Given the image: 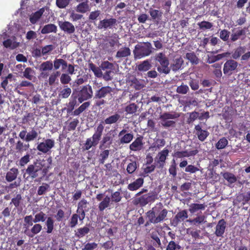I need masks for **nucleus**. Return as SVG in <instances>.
<instances>
[{
  "instance_id": "obj_1",
  "label": "nucleus",
  "mask_w": 250,
  "mask_h": 250,
  "mask_svg": "<svg viewBox=\"0 0 250 250\" xmlns=\"http://www.w3.org/2000/svg\"><path fill=\"white\" fill-rule=\"evenodd\" d=\"M121 116L118 113H115L106 118L104 121H102L96 127L95 132L91 137L86 139L85 143L83 146V150H88L92 147L96 146L101 139L104 130V124L111 125L117 123L120 120Z\"/></svg>"
},
{
  "instance_id": "obj_2",
  "label": "nucleus",
  "mask_w": 250,
  "mask_h": 250,
  "mask_svg": "<svg viewBox=\"0 0 250 250\" xmlns=\"http://www.w3.org/2000/svg\"><path fill=\"white\" fill-rule=\"evenodd\" d=\"M40 72L39 78L45 80L49 85H54L58 82V78L61 74L59 71H54L53 62L51 61H47L42 62L39 66Z\"/></svg>"
},
{
  "instance_id": "obj_3",
  "label": "nucleus",
  "mask_w": 250,
  "mask_h": 250,
  "mask_svg": "<svg viewBox=\"0 0 250 250\" xmlns=\"http://www.w3.org/2000/svg\"><path fill=\"white\" fill-rule=\"evenodd\" d=\"M168 211L161 202L157 203L151 209L146 213L150 223L154 224L163 222L167 216Z\"/></svg>"
},
{
  "instance_id": "obj_4",
  "label": "nucleus",
  "mask_w": 250,
  "mask_h": 250,
  "mask_svg": "<svg viewBox=\"0 0 250 250\" xmlns=\"http://www.w3.org/2000/svg\"><path fill=\"white\" fill-rule=\"evenodd\" d=\"M154 60L158 62L160 65L157 67V71L160 74H168L170 72V68L168 66L169 62L166 54L163 52H160L156 54Z\"/></svg>"
},
{
  "instance_id": "obj_5",
  "label": "nucleus",
  "mask_w": 250,
  "mask_h": 250,
  "mask_svg": "<svg viewBox=\"0 0 250 250\" xmlns=\"http://www.w3.org/2000/svg\"><path fill=\"white\" fill-rule=\"evenodd\" d=\"M153 47L150 42H144L141 45H136L134 50L135 58L141 59L149 56L152 53Z\"/></svg>"
},
{
  "instance_id": "obj_6",
  "label": "nucleus",
  "mask_w": 250,
  "mask_h": 250,
  "mask_svg": "<svg viewBox=\"0 0 250 250\" xmlns=\"http://www.w3.org/2000/svg\"><path fill=\"white\" fill-rule=\"evenodd\" d=\"M41 170V164L34 163L33 164H30L28 166L23 176L25 177V175L27 174L28 176L27 177L26 179L30 178L32 179H37L39 177Z\"/></svg>"
},
{
  "instance_id": "obj_7",
  "label": "nucleus",
  "mask_w": 250,
  "mask_h": 250,
  "mask_svg": "<svg viewBox=\"0 0 250 250\" xmlns=\"http://www.w3.org/2000/svg\"><path fill=\"white\" fill-rule=\"evenodd\" d=\"M93 96V90L91 86L89 84L83 86L78 93V100L80 104L91 99Z\"/></svg>"
},
{
  "instance_id": "obj_8",
  "label": "nucleus",
  "mask_w": 250,
  "mask_h": 250,
  "mask_svg": "<svg viewBox=\"0 0 250 250\" xmlns=\"http://www.w3.org/2000/svg\"><path fill=\"white\" fill-rule=\"evenodd\" d=\"M94 83L97 85V87L100 88L99 90H97L95 92L94 98L96 99H101L105 98L107 96H110L112 95V92L113 89L109 86H102V83H97L95 82Z\"/></svg>"
},
{
  "instance_id": "obj_9",
  "label": "nucleus",
  "mask_w": 250,
  "mask_h": 250,
  "mask_svg": "<svg viewBox=\"0 0 250 250\" xmlns=\"http://www.w3.org/2000/svg\"><path fill=\"white\" fill-rule=\"evenodd\" d=\"M54 146V140L51 139H47L44 141L40 143L37 146V149L39 151L46 154L50 151Z\"/></svg>"
},
{
  "instance_id": "obj_10",
  "label": "nucleus",
  "mask_w": 250,
  "mask_h": 250,
  "mask_svg": "<svg viewBox=\"0 0 250 250\" xmlns=\"http://www.w3.org/2000/svg\"><path fill=\"white\" fill-rule=\"evenodd\" d=\"M238 65V62L234 60L230 59L227 61L224 64V74L228 76L231 75L237 69Z\"/></svg>"
},
{
  "instance_id": "obj_11",
  "label": "nucleus",
  "mask_w": 250,
  "mask_h": 250,
  "mask_svg": "<svg viewBox=\"0 0 250 250\" xmlns=\"http://www.w3.org/2000/svg\"><path fill=\"white\" fill-rule=\"evenodd\" d=\"M127 82L131 87L136 90H141L145 86L144 80L137 79L133 76L128 78Z\"/></svg>"
},
{
  "instance_id": "obj_12",
  "label": "nucleus",
  "mask_w": 250,
  "mask_h": 250,
  "mask_svg": "<svg viewBox=\"0 0 250 250\" xmlns=\"http://www.w3.org/2000/svg\"><path fill=\"white\" fill-rule=\"evenodd\" d=\"M169 150L167 148L158 152L155 158V161L158 164L159 168H163L165 164L166 160L168 156Z\"/></svg>"
},
{
  "instance_id": "obj_13",
  "label": "nucleus",
  "mask_w": 250,
  "mask_h": 250,
  "mask_svg": "<svg viewBox=\"0 0 250 250\" xmlns=\"http://www.w3.org/2000/svg\"><path fill=\"white\" fill-rule=\"evenodd\" d=\"M120 143L121 144H129L133 140L134 135L132 132H127L125 129H122L119 133Z\"/></svg>"
},
{
  "instance_id": "obj_14",
  "label": "nucleus",
  "mask_w": 250,
  "mask_h": 250,
  "mask_svg": "<svg viewBox=\"0 0 250 250\" xmlns=\"http://www.w3.org/2000/svg\"><path fill=\"white\" fill-rule=\"evenodd\" d=\"M117 23V20L114 18L104 19L100 21L97 28L99 29L112 28Z\"/></svg>"
},
{
  "instance_id": "obj_15",
  "label": "nucleus",
  "mask_w": 250,
  "mask_h": 250,
  "mask_svg": "<svg viewBox=\"0 0 250 250\" xmlns=\"http://www.w3.org/2000/svg\"><path fill=\"white\" fill-rule=\"evenodd\" d=\"M58 25L60 28V29L63 31L64 32L68 34H71L74 33L75 31V28L74 25L67 21H59Z\"/></svg>"
},
{
  "instance_id": "obj_16",
  "label": "nucleus",
  "mask_w": 250,
  "mask_h": 250,
  "mask_svg": "<svg viewBox=\"0 0 250 250\" xmlns=\"http://www.w3.org/2000/svg\"><path fill=\"white\" fill-rule=\"evenodd\" d=\"M188 214L187 210L184 209L179 211L171 221V224L174 226H177L180 222L184 221L188 218Z\"/></svg>"
},
{
  "instance_id": "obj_17",
  "label": "nucleus",
  "mask_w": 250,
  "mask_h": 250,
  "mask_svg": "<svg viewBox=\"0 0 250 250\" xmlns=\"http://www.w3.org/2000/svg\"><path fill=\"white\" fill-rule=\"evenodd\" d=\"M231 33L230 37V42H233L241 38L242 36H245L246 31L244 29L239 27L234 28L231 30Z\"/></svg>"
},
{
  "instance_id": "obj_18",
  "label": "nucleus",
  "mask_w": 250,
  "mask_h": 250,
  "mask_svg": "<svg viewBox=\"0 0 250 250\" xmlns=\"http://www.w3.org/2000/svg\"><path fill=\"white\" fill-rule=\"evenodd\" d=\"M143 137L140 135L129 145V149L131 151H138L143 148Z\"/></svg>"
},
{
  "instance_id": "obj_19",
  "label": "nucleus",
  "mask_w": 250,
  "mask_h": 250,
  "mask_svg": "<svg viewBox=\"0 0 250 250\" xmlns=\"http://www.w3.org/2000/svg\"><path fill=\"white\" fill-rule=\"evenodd\" d=\"M99 148L100 149L109 148L110 145L112 144L113 139L111 134H106L100 140Z\"/></svg>"
},
{
  "instance_id": "obj_20",
  "label": "nucleus",
  "mask_w": 250,
  "mask_h": 250,
  "mask_svg": "<svg viewBox=\"0 0 250 250\" xmlns=\"http://www.w3.org/2000/svg\"><path fill=\"white\" fill-rule=\"evenodd\" d=\"M227 227V223L224 219L220 220L216 227L214 234L217 237H223Z\"/></svg>"
},
{
  "instance_id": "obj_21",
  "label": "nucleus",
  "mask_w": 250,
  "mask_h": 250,
  "mask_svg": "<svg viewBox=\"0 0 250 250\" xmlns=\"http://www.w3.org/2000/svg\"><path fill=\"white\" fill-rule=\"evenodd\" d=\"M194 129L198 139L201 142L204 141L209 135V132L207 130L202 129V126L200 125H196Z\"/></svg>"
},
{
  "instance_id": "obj_22",
  "label": "nucleus",
  "mask_w": 250,
  "mask_h": 250,
  "mask_svg": "<svg viewBox=\"0 0 250 250\" xmlns=\"http://www.w3.org/2000/svg\"><path fill=\"white\" fill-rule=\"evenodd\" d=\"M42 229V226L41 224L38 223H35L32 226V227L30 229L27 228V229H24L23 232L25 234L29 237H33L36 234H38Z\"/></svg>"
},
{
  "instance_id": "obj_23",
  "label": "nucleus",
  "mask_w": 250,
  "mask_h": 250,
  "mask_svg": "<svg viewBox=\"0 0 250 250\" xmlns=\"http://www.w3.org/2000/svg\"><path fill=\"white\" fill-rule=\"evenodd\" d=\"M184 62V60L181 56L174 58L170 65V69L174 72L182 69Z\"/></svg>"
},
{
  "instance_id": "obj_24",
  "label": "nucleus",
  "mask_w": 250,
  "mask_h": 250,
  "mask_svg": "<svg viewBox=\"0 0 250 250\" xmlns=\"http://www.w3.org/2000/svg\"><path fill=\"white\" fill-rule=\"evenodd\" d=\"M198 153L197 149H194L188 151L184 150L181 151H176L174 153L173 156L177 158H182L184 157H189L196 155Z\"/></svg>"
},
{
  "instance_id": "obj_25",
  "label": "nucleus",
  "mask_w": 250,
  "mask_h": 250,
  "mask_svg": "<svg viewBox=\"0 0 250 250\" xmlns=\"http://www.w3.org/2000/svg\"><path fill=\"white\" fill-rule=\"evenodd\" d=\"M144 180L142 177L139 178L133 182L129 184L127 189L130 191H135L142 187L144 184Z\"/></svg>"
},
{
  "instance_id": "obj_26",
  "label": "nucleus",
  "mask_w": 250,
  "mask_h": 250,
  "mask_svg": "<svg viewBox=\"0 0 250 250\" xmlns=\"http://www.w3.org/2000/svg\"><path fill=\"white\" fill-rule=\"evenodd\" d=\"M19 170L17 168L13 167L11 168L6 173L5 179L8 182L15 180L18 176Z\"/></svg>"
},
{
  "instance_id": "obj_27",
  "label": "nucleus",
  "mask_w": 250,
  "mask_h": 250,
  "mask_svg": "<svg viewBox=\"0 0 250 250\" xmlns=\"http://www.w3.org/2000/svg\"><path fill=\"white\" fill-rule=\"evenodd\" d=\"M76 10L77 12L81 13H85L90 11V7L88 4V0L82 2L77 5L76 7Z\"/></svg>"
},
{
  "instance_id": "obj_28",
  "label": "nucleus",
  "mask_w": 250,
  "mask_h": 250,
  "mask_svg": "<svg viewBox=\"0 0 250 250\" xmlns=\"http://www.w3.org/2000/svg\"><path fill=\"white\" fill-rule=\"evenodd\" d=\"M220 174L228 183L230 185L235 183L237 180L236 176L232 173L229 172H221Z\"/></svg>"
},
{
  "instance_id": "obj_29",
  "label": "nucleus",
  "mask_w": 250,
  "mask_h": 250,
  "mask_svg": "<svg viewBox=\"0 0 250 250\" xmlns=\"http://www.w3.org/2000/svg\"><path fill=\"white\" fill-rule=\"evenodd\" d=\"M151 62L149 60H146L140 62L137 66V68L139 71L146 72L151 68Z\"/></svg>"
},
{
  "instance_id": "obj_30",
  "label": "nucleus",
  "mask_w": 250,
  "mask_h": 250,
  "mask_svg": "<svg viewBox=\"0 0 250 250\" xmlns=\"http://www.w3.org/2000/svg\"><path fill=\"white\" fill-rule=\"evenodd\" d=\"M44 12V8H42L35 13H32L29 18L30 22L32 24L36 23L43 15Z\"/></svg>"
},
{
  "instance_id": "obj_31",
  "label": "nucleus",
  "mask_w": 250,
  "mask_h": 250,
  "mask_svg": "<svg viewBox=\"0 0 250 250\" xmlns=\"http://www.w3.org/2000/svg\"><path fill=\"white\" fill-rule=\"evenodd\" d=\"M57 31V27L56 25L50 23L44 25L41 30V33L42 34H48L50 33H56Z\"/></svg>"
},
{
  "instance_id": "obj_32",
  "label": "nucleus",
  "mask_w": 250,
  "mask_h": 250,
  "mask_svg": "<svg viewBox=\"0 0 250 250\" xmlns=\"http://www.w3.org/2000/svg\"><path fill=\"white\" fill-rule=\"evenodd\" d=\"M131 54L130 49L127 47H122L116 53V58H122L127 57Z\"/></svg>"
},
{
  "instance_id": "obj_33",
  "label": "nucleus",
  "mask_w": 250,
  "mask_h": 250,
  "mask_svg": "<svg viewBox=\"0 0 250 250\" xmlns=\"http://www.w3.org/2000/svg\"><path fill=\"white\" fill-rule=\"evenodd\" d=\"M77 96L74 95V94L73 93L71 95V98L68 104L67 108L66 109L67 113H70L74 110L75 106L77 105Z\"/></svg>"
},
{
  "instance_id": "obj_34",
  "label": "nucleus",
  "mask_w": 250,
  "mask_h": 250,
  "mask_svg": "<svg viewBox=\"0 0 250 250\" xmlns=\"http://www.w3.org/2000/svg\"><path fill=\"white\" fill-rule=\"evenodd\" d=\"M149 13L151 16L152 20L159 21L161 20L163 13L162 11L150 8L149 9Z\"/></svg>"
},
{
  "instance_id": "obj_35",
  "label": "nucleus",
  "mask_w": 250,
  "mask_h": 250,
  "mask_svg": "<svg viewBox=\"0 0 250 250\" xmlns=\"http://www.w3.org/2000/svg\"><path fill=\"white\" fill-rule=\"evenodd\" d=\"M132 202L134 205L139 206L141 207H144L148 204L145 194L139 197H135Z\"/></svg>"
},
{
  "instance_id": "obj_36",
  "label": "nucleus",
  "mask_w": 250,
  "mask_h": 250,
  "mask_svg": "<svg viewBox=\"0 0 250 250\" xmlns=\"http://www.w3.org/2000/svg\"><path fill=\"white\" fill-rule=\"evenodd\" d=\"M230 55V53L229 52L223 53L222 54H219L216 56H212L208 57L207 62L209 64L215 62L219 61L224 57H226Z\"/></svg>"
},
{
  "instance_id": "obj_37",
  "label": "nucleus",
  "mask_w": 250,
  "mask_h": 250,
  "mask_svg": "<svg viewBox=\"0 0 250 250\" xmlns=\"http://www.w3.org/2000/svg\"><path fill=\"white\" fill-rule=\"evenodd\" d=\"M90 105V102H85L81 104L77 109H75L72 115L73 116H79L89 107Z\"/></svg>"
},
{
  "instance_id": "obj_38",
  "label": "nucleus",
  "mask_w": 250,
  "mask_h": 250,
  "mask_svg": "<svg viewBox=\"0 0 250 250\" xmlns=\"http://www.w3.org/2000/svg\"><path fill=\"white\" fill-rule=\"evenodd\" d=\"M89 232L90 229L86 225L83 227L79 228L75 233V236L79 238H83Z\"/></svg>"
},
{
  "instance_id": "obj_39",
  "label": "nucleus",
  "mask_w": 250,
  "mask_h": 250,
  "mask_svg": "<svg viewBox=\"0 0 250 250\" xmlns=\"http://www.w3.org/2000/svg\"><path fill=\"white\" fill-rule=\"evenodd\" d=\"M246 50L245 46H239L234 49L232 53V58L234 60L238 59L244 53Z\"/></svg>"
},
{
  "instance_id": "obj_40",
  "label": "nucleus",
  "mask_w": 250,
  "mask_h": 250,
  "mask_svg": "<svg viewBox=\"0 0 250 250\" xmlns=\"http://www.w3.org/2000/svg\"><path fill=\"white\" fill-rule=\"evenodd\" d=\"M206 207L207 206L205 204H191L189 205V211L193 213L199 210H204Z\"/></svg>"
},
{
  "instance_id": "obj_41",
  "label": "nucleus",
  "mask_w": 250,
  "mask_h": 250,
  "mask_svg": "<svg viewBox=\"0 0 250 250\" xmlns=\"http://www.w3.org/2000/svg\"><path fill=\"white\" fill-rule=\"evenodd\" d=\"M111 201L110 198L108 196H106L102 201H101L98 206V208L100 211H103L109 206Z\"/></svg>"
},
{
  "instance_id": "obj_42",
  "label": "nucleus",
  "mask_w": 250,
  "mask_h": 250,
  "mask_svg": "<svg viewBox=\"0 0 250 250\" xmlns=\"http://www.w3.org/2000/svg\"><path fill=\"white\" fill-rule=\"evenodd\" d=\"M180 116L177 113L171 114L169 112H165L160 116V119L162 121L168 120V119H175Z\"/></svg>"
},
{
  "instance_id": "obj_43",
  "label": "nucleus",
  "mask_w": 250,
  "mask_h": 250,
  "mask_svg": "<svg viewBox=\"0 0 250 250\" xmlns=\"http://www.w3.org/2000/svg\"><path fill=\"white\" fill-rule=\"evenodd\" d=\"M54 220L51 217H48L45 223L46 227V232L48 234L51 233L54 229Z\"/></svg>"
},
{
  "instance_id": "obj_44",
  "label": "nucleus",
  "mask_w": 250,
  "mask_h": 250,
  "mask_svg": "<svg viewBox=\"0 0 250 250\" xmlns=\"http://www.w3.org/2000/svg\"><path fill=\"white\" fill-rule=\"evenodd\" d=\"M230 32L227 29H223L219 33L220 38L227 43L230 42Z\"/></svg>"
},
{
  "instance_id": "obj_45",
  "label": "nucleus",
  "mask_w": 250,
  "mask_h": 250,
  "mask_svg": "<svg viewBox=\"0 0 250 250\" xmlns=\"http://www.w3.org/2000/svg\"><path fill=\"white\" fill-rule=\"evenodd\" d=\"M186 58L192 64H197L199 63V60L193 52L187 53L186 54Z\"/></svg>"
},
{
  "instance_id": "obj_46",
  "label": "nucleus",
  "mask_w": 250,
  "mask_h": 250,
  "mask_svg": "<svg viewBox=\"0 0 250 250\" xmlns=\"http://www.w3.org/2000/svg\"><path fill=\"white\" fill-rule=\"evenodd\" d=\"M3 46L11 49H14L19 46V43L16 42H13L11 39H8L3 42Z\"/></svg>"
},
{
  "instance_id": "obj_47",
  "label": "nucleus",
  "mask_w": 250,
  "mask_h": 250,
  "mask_svg": "<svg viewBox=\"0 0 250 250\" xmlns=\"http://www.w3.org/2000/svg\"><path fill=\"white\" fill-rule=\"evenodd\" d=\"M34 223V219L31 215H27L24 217L23 227L25 229H27L30 227L32 226Z\"/></svg>"
},
{
  "instance_id": "obj_48",
  "label": "nucleus",
  "mask_w": 250,
  "mask_h": 250,
  "mask_svg": "<svg viewBox=\"0 0 250 250\" xmlns=\"http://www.w3.org/2000/svg\"><path fill=\"white\" fill-rule=\"evenodd\" d=\"M181 248L179 242L171 240L168 242L166 250H181Z\"/></svg>"
},
{
  "instance_id": "obj_49",
  "label": "nucleus",
  "mask_w": 250,
  "mask_h": 250,
  "mask_svg": "<svg viewBox=\"0 0 250 250\" xmlns=\"http://www.w3.org/2000/svg\"><path fill=\"white\" fill-rule=\"evenodd\" d=\"M158 193L156 191L150 192L147 194H145L148 204L149 203H153L156 200L158 199Z\"/></svg>"
},
{
  "instance_id": "obj_50",
  "label": "nucleus",
  "mask_w": 250,
  "mask_h": 250,
  "mask_svg": "<svg viewBox=\"0 0 250 250\" xmlns=\"http://www.w3.org/2000/svg\"><path fill=\"white\" fill-rule=\"evenodd\" d=\"M71 93V88L68 87V86L66 85L64 86L63 89L60 91L59 96L61 98L66 99L70 96Z\"/></svg>"
},
{
  "instance_id": "obj_51",
  "label": "nucleus",
  "mask_w": 250,
  "mask_h": 250,
  "mask_svg": "<svg viewBox=\"0 0 250 250\" xmlns=\"http://www.w3.org/2000/svg\"><path fill=\"white\" fill-rule=\"evenodd\" d=\"M109 153L110 150L108 149H104L101 152L99 160L100 164H104V163L105 160L108 158Z\"/></svg>"
},
{
  "instance_id": "obj_52",
  "label": "nucleus",
  "mask_w": 250,
  "mask_h": 250,
  "mask_svg": "<svg viewBox=\"0 0 250 250\" xmlns=\"http://www.w3.org/2000/svg\"><path fill=\"white\" fill-rule=\"evenodd\" d=\"M156 166L154 165L146 166L143 168V171L140 174V176L143 177H146L149 173H150L154 171Z\"/></svg>"
},
{
  "instance_id": "obj_53",
  "label": "nucleus",
  "mask_w": 250,
  "mask_h": 250,
  "mask_svg": "<svg viewBox=\"0 0 250 250\" xmlns=\"http://www.w3.org/2000/svg\"><path fill=\"white\" fill-rule=\"evenodd\" d=\"M50 186L46 183H43L42 185L38 188L37 194L38 195H42L49 190Z\"/></svg>"
},
{
  "instance_id": "obj_54",
  "label": "nucleus",
  "mask_w": 250,
  "mask_h": 250,
  "mask_svg": "<svg viewBox=\"0 0 250 250\" xmlns=\"http://www.w3.org/2000/svg\"><path fill=\"white\" fill-rule=\"evenodd\" d=\"M197 25L200 29L204 30L210 29L213 27L212 23L205 21L198 22Z\"/></svg>"
},
{
  "instance_id": "obj_55",
  "label": "nucleus",
  "mask_w": 250,
  "mask_h": 250,
  "mask_svg": "<svg viewBox=\"0 0 250 250\" xmlns=\"http://www.w3.org/2000/svg\"><path fill=\"white\" fill-rule=\"evenodd\" d=\"M228 144V141L225 137L220 139L216 144L215 146L217 149H222L226 147Z\"/></svg>"
},
{
  "instance_id": "obj_56",
  "label": "nucleus",
  "mask_w": 250,
  "mask_h": 250,
  "mask_svg": "<svg viewBox=\"0 0 250 250\" xmlns=\"http://www.w3.org/2000/svg\"><path fill=\"white\" fill-rule=\"evenodd\" d=\"M237 198L239 202L242 201L243 205L247 203L250 200V191L248 192L246 194H240Z\"/></svg>"
},
{
  "instance_id": "obj_57",
  "label": "nucleus",
  "mask_w": 250,
  "mask_h": 250,
  "mask_svg": "<svg viewBox=\"0 0 250 250\" xmlns=\"http://www.w3.org/2000/svg\"><path fill=\"white\" fill-rule=\"evenodd\" d=\"M38 132L34 129H32L31 131L27 133L25 140L26 142H30L33 141L38 137Z\"/></svg>"
},
{
  "instance_id": "obj_58",
  "label": "nucleus",
  "mask_w": 250,
  "mask_h": 250,
  "mask_svg": "<svg viewBox=\"0 0 250 250\" xmlns=\"http://www.w3.org/2000/svg\"><path fill=\"white\" fill-rule=\"evenodd\" d=\"M46 219V214L42 211H40L37 213L34 217V223H37L40 222H43Z\"/></svg>"
},
{
  "instance_id": "obj_59",
  "label": "nucleus",
  "mask_w": 250,
  "mask_h": 250,
  "mask_svg": "<svg viewBox=\"0 0 250 250\" xmlns=\"http://www.w3.org/2000/svg\"><path fill=\"white\" fill-rule=\"evenodd\" d=\"M138 108V106L137 104L132 103L125 107V111L128 114H132L137 111Z\"/></svg>"
},
{
  "instance_id": "obj_60",
  "label": "nucleus",
  "mask_w": 250,
  "mask_h": 250,
  "mask_svg": "<svg viewBox=\"0 0 250 250\" xmlns=\"http://www.w3.org/2000/svg\"><path fill=\"white\" fill-rule=\"evenodd\" d=\"M189 90V89L188 86L187 85L184 84L183 83H182L181 85L177 86L176 91V92L179 94L185 95L187 94Z\"/></svg>"
},
{
  "instance_id": "obj_61",
  "label": "nucleus",
  "mask_w": 250,
  "mask_h": 250,
  "mask_svg": "<svg viewBox=\"0 0 250 250\" xmlns=\"http://www.w3.org/2000/svg\"><path fill=\"white\" fill-rule=\"evenodd\" d=\"M60 82L62 84H67L71 81V78L67 73L60 74Z\"/></svg>"
},
{
  "instance_id": "obj_62",
  "label": "nucleus",
  "mask_w": 250,
  "mask_h": 250,
  "mask_svg": "<svg viewBox=\"0 0 250 250\" xmlns=\"http://www.w3.org/2000/svg\"><path fill=\"white\" fill-rule=\"evenodd\" d=\"M138 165L136 161L129 163L126 167V171L129 174L133 173L137 169Z\"/></svg>"
},
{
  "instance_id": "obj_63",
  "label": "nucleus",
  "mask_w": 250,
  "mask_h": 250,
  "mask_svg": "<svg viewBox=\"0 0 250 250\" xmlns=\"http://www.w3.org/2000/svg\"><path fill=\"white\" fill-rule=\"evenodd\" d=\"M70 0H56V6L60 8H65L69 4Z\"/></svg>"
},
{
  "instance_id": "obj_64",
  "label": "nucleus",
  "mask_w": 250,
  "mask_h": 250,
  "mask_svg": "<svg viewBox=\"0 0 250 250\" xmlns=\"http://www.w3.org/2000/svg\"><path fill=\"white\" fill-rule=\"evenodd\" d=\"M55 49V46L52 44L46 45L42 48V56L46 55L50 53Z\"/></svg>"
}]
</instances>
